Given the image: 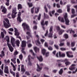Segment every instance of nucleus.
<instances>
[{"mask_svg": "<svg viewBox=\"0 0 77 77\" xmlns=\"http://www.w3.org/2000/svg\"><path fill=\"white\" fill-rule=\"evenodd\" d=\"M12 13L11 14V17L13 19H14L16 17V15L17 14V8H12Z\"/></svg>", "mask_w": 77, "mask_h": 77, "instance_id": "nucleus-1", "label": "nucleus"}, {"mask_svg": "<svg viewBox=\"0 0 77 77\" xmlns=\"http://www.w3.org/2000/svg\"><path fill=\"white\" fill-rule=\"evenodd\" d=\"M22 26L25 32H26V29L27 30H29L30 27L27 24H26V22L23 23L22 24Z\"/></svg>", "mask_w": 77, "mask_h": 77, "instance_id": "nucleus-2", "label": "nucleus"}, {"mask_svg": "<svg viewBox=\"0 0 77 77\" xmlns=\"http://www.w3.org/2000/svg\"><path fill=\"white\" fill-rule=\"evenodd\" d=\"M53 26H51L49 30V33L48 36V38H53Z\"/></svg>", "mask_w": 77, "mask_h": 77, "instance_id": "nucleus-3", "label": "nucleus"}, {"mask_svg": "<svg viewBox=\"0 0 77 77\" xmlns=\"http://www.w3.org/2000/svg\"><path fill=\"white\" fill-rule=\"evenodd\" d=\"M14 29L15 33L14 34L15 35L17 36L16 38H19V39L20 40V41H22L21 38V37L19 36V35H20V33L18 32V29L15 28H14Z\"/></svg>", "mask_w": 77, "mask_h": 77, "instance_id": "nucleus-4", "label": "nucleus"}, {"mask_svg": "<svg viewBox=\"0 0 77 77\" xmlns=\"http://www.w3.org/2000/svg\"><path fill=\"white\" fill-rule=\"evenodd\" d=\"M64 17L66 22V24L67 25H69V23L70 21L69 20L68 18V14L67 13H66Z\"/></svg>", "mask_w": 77, "mask_h": 77, "instance_id": "nucleus-5", "label": "nucleus"}, {"mask_svg": "<svg viewBox=\"0 0 77 77\" xmlns=\"http://www.w3.org/2000/svg\"><path fill=\"white\" fill-rule=\"evenodd\" d=\"M21 12H19L18 14H17V21H18L20 23H21V21H23V20H21Z\"/></svg>", "mask_w": 77, "mask_h": 77, "instance_id": "nucleus-6", "label": "nucleus"}, {"mask_svg": "<svg viewBox=\"0 0 77 77\" xmlns=\"http://www.w3.org/2000/svg\"><path fill=\"white\" fill-rule=\"evenodd\" d=\"M30 57H31V56L29 55L28 57V66H32V63L31 62V60L30 58Z\"/></svg>", "mask_w": 77, "mask_h": 77, "instance_id": "nucleus-7", "label": "nucleus"}, {"mask_svg": "<svg viewBox=\"0 0 77 77\" xmlns=\"http://www.w3.org/2000/svg\"><path fill=\"white\" fill-rule=\"evenodd\" d=\"M26 35H28V36H26V38L27 39H30V37L31 38H33V36L32 35L31 33L29 32H27L26 33Z\"/></svg>", "mask_w": 77, "mask_h": 77, "instance_id": "nucleus-8", "label": "nucleus"}, {"mask_svg": "<svg viewBox=\"0 0 77 77\" xmlns=\"http://www.w3.org/2000/svg\"><path fill=\"white\" fill-rule=\"evenodd\" d=\"M3 24L4 27L6 29H8L9 27H11V24L8 25V23H7L5 21H3Z\"/></svg>", "mask_w": 77, "mask_h": 77, "instance_id": "nucleus-9", "label": "nucleus"}, {"mask_svg": "<svg viewBox=\"0 0 77 77\" xmlns=\"http://www.w3.org/2000/svg\"><path fill=\"white\" fill-rule=\"evenodd\" d=\"M4 72L6 74H9V69H8V66H5L4 67Z\"/></svg>", "mask_w": 77, "mask_h": 77, "instance_id": "nucleus-10", "label": "nucleus"}, {"mask_svg": "<svg viewBox=\"0 0 77 77\" xmlns=\"http://www.w3.org/2000/svg\"><path fill=\"white\" fill-rule=\"evenodd\" d=\"M69 54H72V52L71 51H68L66 52V54L67 57H73L74 55H70Z\"/></svg>", "mask_w": 77, "mask_h": 77, "instance_id": "nucleus-11", "label": "nucleus"}, {"mask_svg": "<svg viewBox=\"0 0 77 77\" xmlns=\"http://www.w3.org/2000/svg\"><path fill=\"white\" fill-rule=\"evenodd\" d=\"M7 44L8 47L10 51H11V52H12V51H14V48L12 47V46H11V45L9 43H7Z\"/></svg>", "mask_w": 77, "mask_h": 77, "instance_id": "nucleus-12", "label": "nucleus"}, {"mask_svg": "<svg viewBox=\"0 0 77 77\" xmlns=\"http://www.w3.org/2000/svg\"><path fill=\"white\" fill-rule=\"evenodd\" d=\"M22 47H26V42L25 41H22V44H21Z\"/></svg>", "mask_w": 77, "mask_h": 77, "instance_id": "nucleus-13", "label": "nucleus"}, {"mask_svg": "<svg viewBox=\"0 0 77 77\" xmlns=\"http://www.w3.org/2000/svg\"><path fill=\"white\" fill-rule=\"evenodd\" d=\"M21 71L23 72L22 73V74H24V72L26 71V69H24V66L23 65H22L21 66Z\"/></svg>", "mask_w": 77, "mask_h": 77, "instance_id": "nucleus-14", "label": "nucleus"}, {"mask_svg": "<svg viewBox=\"0 0 77 77\" xmlns=\"http://www.w3.org/2000/svg\"><path fill=\"white\" fill-rule=\"evenodd\" d=\"M41 24L42 25V28L44 30H45V29L44 27V20H42L41 22Z\"/></svg>", "mask_w": 77, "mask_h": 77, "instance_id": "nucleus-15", "label": "nucleus"}, {"mask_svg": "<svg viewBox=\"0 0 77 77\" xmlns=\"http://www.w3.org/2000/svg\"><path fill=\"white\" fill-rule=\"evenodd\" d=\"M75 66H76L75 64H72L71 66L70 67H69V69L71 70V71L73 70V69H75Z\"/></svg>", "mask_w": 77, "mask_h": 77, "instance_id": "nucleus-16", "label": "nucleus"}, {"mask_svg": "<svg viewBox=\"0 0 77 77\" xmlns=\"http://www.w3.org/2000/svg\"><path fill=\"white\" fill-rule=\"evenodd\" d=\"M2 12L4 13V14L7 13V8H6L5 7L3 6V8L2 10Z\"/></svg>", "mask_w": 77, "mask_h": 77, "instance_id": "nucleus-17", "label": "nucleus"}, {"mask_svg": "<svg viewBox=\"0 0 77 77\" xmlns=\"http://www.w3.org/2000/svg\"><path fill=\"white\" fill-rule=\"evenodd\" d=\"M37 58L40 62H42V61H43V58H42V56L37 57Z\"/></svg>", "mask_w": 77, "mask_h": 77, "instance_id": "nucleus-18", "label": "nucleus"}, {"mask_svg": "<svg viewBox=\"0 0 77 77\" xmlns=\"http://www.w3.org/2000/svg\"><path fill=\"white\" fill-rule=\"evenodd\" d=\"M58 19L60 21H61L62 23H64V19H63V18H61L60 17H58Z\"/></svg>", "mask_w": 77, "mask_h": 77, "instance_id": "nucleus-19", "label": "nucleus"}, {"mask_svg": "<svg viewBox=\"0 0 77 77\" xmlns=\"http://www.w3.org/2000/svg\"><path fill=\"white\" fill-rule=\"evenodd\" d=\"M40 9V7H37L35 8V14H38L39 12V10Z\"/></svg>", "mask_w": 77, "mask_h": 77, "instance_id": "nucleus-20", "label": "nucleus"}, {"mask_svg": "<svg viewBox=\"0 0 77 77\" xmlns=\"http://www.w3.org/2000/svg\"><path fill=\"white\" fill-rule=\"evenodd\" d=\"M59 56L60 57H65V54H61V52L59 51Z\"/></svg>", "mask_w": 77, "mask_h": 77, "instance_id": "nucleus-21", "label": "nucleus"}, {"mask_svg": "<svg viewBox=\"0 0 77 77\" xmlns=\"http://www.w3.org/2000/svg\"><path fill=\"white\" fill-rule=\"evenodd\" d=\"M37 65L38 66V68L36 69L37 71H40L42 69V67H40V66H39L38 65V64H37Z\"/></svg>", "mask_w": 77, "mask_h": 77, "instance_id": "nucleus-22", "label": "nucleus"}, {"mask_svg": "<svg viewBox=\"0 0 77 77\" xmlns=\"http://www.w3.org/2000/svg\"><path fill=\"white\" fill-rule=\"evenodd\" d=\"M44 17L45 18H46V19H49V16L47 15V14H45V13H44Z\"/></svg>", "mask_w": 77, "mask_h": 77, "instance_id": "nucleus-23", "label": "nucleus"}, {"mask_svg": "<svg viewBox=\"0 0 77 77\" xmlns=\"http://www.w3.org/2000/svg\"><path fill=\"white\" fill-rule=\"evenodd\" d=\"M34 49L35 53H37V52H39V48H38L37 47H35L34 48Z\"/></svg>", "mask_w": 77, "mask_h": 77, "instance_id": "nucleus-24", "label": "nucleus"}, {"mask_svg": "<svg viewBox=\"0 0 77 77\" xmlns=\"http://www.w3.org/2000/svg\"><path fill=\"white\" fill-rule=\"evenodd\" d=\"M23 8V7H22V5L20 4H19L17 5V9L19 10V9H21Z\"/></svg>", "mask_w": 77, "mask_h": 77, "instance_id": "nucleus-25", "label": "nucleus"}, {"mask_svg": "<svg viewBox=\"0 0 77 77\" xmlns=\"http://www.w3.org/2000/svg\"><path fill=\"white\" fill-rule=\"evenodd\" d=\"M45 53H46V50L45 49H43L42 50V53L43 55L45 54Z\"/></svg>", "mask_w": 77, "mask_h": 77, "instance_id": "nucleus-26", "label": "nucleus"}, {"mask_svg": "<svg viewBox=\"0 0 77 77\" xmlns=\"http://www.w3.org/2000/svg\"><path fill=\"white\" fill-rule=\"evenodd\" d=\"M16 58L14 57L13 59H11V60L12 62H13L14 63H16Z\"/></svg>", "mask_w": 77, "mask_h": 77, "instance_id": "nucleus-27", "label": "nucleus"}, {"mask_svg": "<svg viewBox=\"0 0 77 77\" xmlns=\"http://www.w3.org/2000/svg\"><path fill=\"white\" fill-rule=\"evenodd\" d=\"M6 2L5 3V5L8 6H9V2L10 0H6Z\"/></svg>", "mask_w": 77, "mask_h": 77, "instance_id": "nucleus-28", "label": "nucleus"}, {"mask_svg": "<svg viewBox=\"0 0 77 77\" xmlns=\"http://www.w3.org/2000/svg\"><path fill=\"white\" fill-rule=\"evenodd\" d=\"M35 42H36V44L37 45H38V44L39 45H40V44H41V43L39 42V39H38L37 40H36L35 41Z\"/></svg>", "mask_w": 77, "mask_h": 77, "instance_id": "nucleus-29", "label": "nucleus"}, {"mask_svg": "<svg viewBox=\"0 0 77 77\" xmlns=\"http://www.w3.org/2000/svg\"><path fill=\"white\" fill-rule=\"evenodd\" d=\"M65 32V31L63 29H61L60 30V31L59 32V35H62L63 32Z\"/></svg>", "mask_w": 77, "mask_h": 77, "instance_id": "nucleus-30", "label": "nucleus"}, {"mask_svg": "<svg viewBox=\"0 0 77 77\" xmlns=\"http://www.w3.org/2000/svg\"><path fill=\"white\" fill-rule=\"evenodd\" d=\"M6 60H4L5 62V63L6 64H8V63H10V60H8L7 61Z\"/></svg>", "mask_w": 77, "mask_h": 77, "instance_id": "nucleus-31", "label": "nucleus"}, {"mask_svg": "<svg viewBox=\"0 0 77 77\" xmlns=\"http://www.w3.org/2000/svg\"><path fill=\"white\" fill-rule=\"evenodd\" d=\"M1 35L2 38L3 39L5 37V34H4V32H2L1 33Z\"/></svg>", "mask_w": 77, "mask_h": 77, "instance_id": "nucleus-32", "label": "nucleus"}, {"mask_svg": "<svg viewBox=\"0 0 77 77\" xmlns=\"http://www.w3.org/2000/svg\"><path fill=\"white\" fill-rule=\"evenodd\" d=\"M27 5H28L29 8H30L31 7H32V6H33V4H32V3L28 2L27 3Z\"/></svg>", "mask_w": 77, "mask_h": 77, "instance_id": "nucleus-33", "label": "nucleus"}, {"mask_svg": "<svg viewBox=\"0 0 77 77\" xmlns=\"http://www.w3.org/2000/svg\"><path fill=\"white\" fill-rule=\"evenodd\" d=\"M3 74H4V73L3 72V70L0 69V75H2V76H3Z\"/></svg>", "mask_w": 77, "mask_h": 77, "instance_id": "nucleus-34", "label": "nucleus"}, {"mask_svg": "<svg viewBox=\"0 0 77 77\" xmlns=\"http://www.w3.org/2000/svg\"><path fill=\"white\" fill-rule=\"evenodd\" d=\"M20 41L19 40H18L16 41V44L17 46H18V47H19L20 45Z\"/></svg>", "mask_w": 77, "mask_h": 77, "instance_id": "nucleus-35", "label": "nucleus"}, {"mask_svg": "<svg viewBox=\"0 0 77 77\" xmlns=\"http://www.w3.org/2000/svg\"><path fill=\"white\" fill-rule=\"evenodd\" d=\"M15 39L14 38L12 37L11 38V43H14V42H15Z\"/></svg>", "mask_w": 77, "mask_h": 77, "instance_id": "nucleus-36", "label": "nucleus"}, {"mask_svg": "<svg viewBox=\"0 0 77 77\" xmlns=\"http://www.w3.org/2000/svg\"><path fill=\"white\" fill-rule=\"evenodd\" d=\"M67 11L68 12H69V11H70V6H69V5H67Z\"/></svg>", "mask_w": 77, "mask_h": 77, "instance_id": "nucleus-37", "label": "nucleus"}, {"mask_svg": "<svg viewBox=\"0 0 77 77\" xmlns=\"http://www.w3.org/2000/svg\"><path fill=\"white\" fill-rule=\"evenodd\" d=\"M60 62H66V61H68V60L67 59H65L64 60H60Z\"/></svg>", "mask_w": 77, "mask_h": 77, "instance_id": "nucleus-38", "label": "nucleus"}, {"mask_svg": "<svg viewBox=\"0 0 77 77\" xmlns=\"http://www.w3.org/2000/svg\"><path fill=\"white\" fill-rule=\"evenodd\" d=\"M63 69H61L59 72V74H60V75H61V74H62V73H63Z\"/></svg>", "mask_w": 77, "mask_h": 77, "instance_id": "nucleus-39", "label": "nucleus"}, {"mask_svg": "<svg viewBox=\"0 0 77 77\" xmlns=\"http://www.w3.org/2000/svg\"><path fill=\"white\" fill-rule=\"evenodd\" d=\"M23 55L22 54H20L19 56V58L20 60H23Z\"/></svg>", "mask_w": 77, "mask_h": 77, "instance_id": "nucleus-40", "label": "nucleus"}, {"mask_svg": "<svg viewBox=\"0 0 77 77\" xmlns=\"http://www.w3.org/2000/svg\"><path fill=\"white\" fill-rule=\"evenodd\" d=\"M5 21H6V23H7V24L8 25L11 24H10V23H9V20H8V19L6 18L5 19Z\"/></svg>", "mask_w": 77, "mask_h": 77, "instance_id": "nucleus-41", "label": "nucleus"}, {"mask_svg": "<svg viewBox=\"0 0 77 77\" xmlns=\"http://www.w3.org/2000/svg\"><path fill=\"white\" fill-rule=\"evenodd\" d=\"M65 64H66V66H68V65H70V63L69 62L66 61V62H65Z\"/></svg>", "mask_w": 77, "mask_h": 77, "instance_id": "nucleus-42", "label": "nucleus"}, {"mask_svg": "<svg viewBox=\"0 0 77 77\" xmlns=\"http://www.w3.org/2000/svg\"><path fill=\"white\" fill-rule=\"evenodd\" d=\"M64 37L66 39H68V35L66 34H65L64 35Z\"/></svg>", "mask_w": 77, "mask_h": 77, "instance_id": "nucleus-43", "label": "nucleus"}, {"mask_svg": "<svg viewBox=\"0 0 77 77\" xmlns=\"http://www.w3.org/2000/svg\"><path fill=\"white\" fill-rule=\"evenodd\" d=\"M44 9L45 10V11L46 13H48V9H47V8L46 7V5H45L44 7Z\"/></svg>", "mask_w": 77, "mask_h": 77, "instance_id": "nucleus-44", "label": "nucleus"}, {"mask_svg": "<svg viewBox=\"0 0 77 77\" xmlns=\"http://www.w3.org/2000/svg\"><path fill=\"white\" fill-rule=\"evenodd\" d=\"M30 52L32 53V55L34 56H35V54L33 52V50H31L29 51Z\"/></svg>", "mask_w": 77, "mask_h": 77, "instance_id": "nucleus-45", "label": "nucleus"}, {"mask_svg": "<svg viewBox=\"0 0 77 77\" xmlns=\"http://www.w3.org/2000/svg\"><path fill=\"white\" fill-rule=\"evenodd\" d=\"M6 38H7V42L9 43L10 42V41H9V36L8 35H7L6 36Z\"/></svg>", "mask_w": 77, "mask_h": 77, "instance_id": "nucleus-46", "label": "nucleus"}, {"mask_svg": "<svg viewBox=\"0 0 77 77\" xmlns=\"http://www.w3.org/2000/svg\"><path fill=\"white\" fill-rule=\"evenodd\" d=\"M25 74L27 75H30V74L29 73V72L26 71L25 72Z\"/></svg>", "mask_w": 77, "mask_h": 77, "instance_id": "nucleus-47", "label": "nucleus"}, {"mask_svg": "<svg viewBox=\"0 0 77 77\" xmlns=\"http://www.w3.org/2000/svg\"><path fill=\"white\" fill-rule=\"evenodd\" d=\"M1 30L3 31L5 34L6 35V30H5L4 29L2 28L1 29Z\"/></svg>", "mask_w": 77, "mask_h": 77, "instance_id": "nucleus-48", "label": "nucleus"}, {"mask_svg": "<svg viewBox=\"0 0 77 77\" xmlns=\"http://www.w3.org/2000/svg\"><path fill=\"white\" fill-rule=\"evenodd\" d=\"M34 8H35L34 7L33 8H32L31 9V12L32 14H33L34 13Z\"/></svg>", "mask_w": 77, "mask_h": 77, "instance_id": "nucleus-49", "label": "nucleus"}, {"mask_svg": "<svg viewBox=\"0 0 77 77\" xmlns=\"http://www.w3.org/2000/svg\"><path fill=\"white\" fill-rule=\"evenodd\" d=\"M41 14H40L38 15V20H41Z\"/></svg>", "mask_w": 77, "mask_h": 77, "instance_id": "nucleus-50", "label": "nucleus"}, {"mask_svg": "<svg viewBox=\"0 0 77 77\" xmlns=\"http://www.w3.org/2000/svg\"><path fill=\"white\" fill-rule=\"evenodd\" d=\"M56 28L57 30H58V31L60 30V27L59 26H56Z\"/></svg>", "mask_w": 77, "mask_h": 77, "instance_id": "nucleus-51", "label": "nucleus"}, {"mask_svg": "<svg viewBox=\"0 0 77 77\" xmlns=\"http://www.w3.org/2000/svg\"><path fill=\"white\" fill-rule=\"evenodd\" d=\"M57 12L58 13H62V11L61 9H59L57 11Z\"/></svg>", "mask_w": 77, "mask_h": 77, "instance_id": "nucleus-52", "label": "nucleus"}, {"mask_svg": "<svg viewBox=\"0 0 77 77\" xmlns=\"http://www.w3.org/2000/svg\"><path fill=\"white\" fill-rule=\"evenodd\" d=\"M48 48L49 50H50L51 51L53 50V48L51 46H49V47Z\"/></svg>", "mask_w": 77, "mask_h": 77, "instance_id": "nucleus-53", "label": "nucleus"}, {"mask_svg": "<svg viewBox=\"0 0 77 77\" xmlns=\"http://www.w3.org/2000/svg\"><path fill=\"white\" fill-rule=\"evenodd\" d=\"M18 53V52L17 51H14V56H16V55H17Z\"/></svg>", "mask_w": 77, "mask_h": 77, "instance_id": "nucleus-54", "label": "nucleus"}, {"mask_svg": "<svg viewBox=\"0 0 77 77\" xmlns=\"http://www.w3.org/2000/svg\"><path fill=\"white\" fill-rule=\"evenodd\" d=\"M48 30H46V33L45 34V36L46 37L47 35H48Z\"/></svg>", "mask_w": 77, "mask_h": 77, "instance_id": "nucleus-55", "label": "nucleus"}, {"mask_svg": "<svg viewBox=\"0 0 77 77\" xmlns=\"http://www.w3.org/2000/svg\"><path fill=\"white\" fill-rule=\"evenodd\" d=\"M72 14H75V10L72 8Z\"/></svg>", "mask_w": 77, "mask_h": 77, "instance_id": "nucleus-56", "label": "nucleus"}, {"mask_svg": "<svg viewBox=\"0 0 77 77\" xmlns=\"http://www.w3.org/2000/svg\"><path fill=\"white\" fill-rule=\"evenodd\" d=\"M71 46L72 47H74V46H75V43L74 42H72L71 43Z\"/></svg>", "mask_w": 77, "mask_h": 77, "instance_id": "nucleus-57", "label": "nucleus"}, {"mask_svg": "<svg viewBox=\"0 0 77 77\" xmlns=\"http://www.w3.org/2000/svg\"><path fill=\"white\" fill-rule=\"evenodd\" d=\"M48 21H45L44 23V26L45 25L46 26H48Z\"/></svg>", "mask_w": 77, "mask_h": 77, "instance_id": "nucleus-58", "label": "nucleus"}, {"mask_svg": "<svg viewBox=\"0 0 77 77\" xmlns=\"http://www.w3.org/2000/svg\"><path fill=\"white\" fill-rule=\"evenodd\" d=\"M27 45L29 48H30L32 47V45L30 43V44H28Z\"/></svg>", "mask_w": 77, "mask_h": 77, "instance_id": "nucleus-59", "label": "nucleus"}, {"mask_svg": "<svg viewBox=\"0 0 77 77\" xmlns=\"http://www.w3.org/2000/svg\"><path fill=\"white\" fill-rule=\"evenodd\" d=\"M54 47L56 48V49H57V50H58L59 49V46L58 45H54Z\"/></svg>", "mask_w": 77, "mask_h": 77, "instance_id": "nucleus-60", "label": "nucleus"}, {"mask_svg": "<svg viewBox=\"0 0 77 77\" xmlns=\"http://www.w3.org/2000/svg\"><path fill=\"white\" fill-rule=\"evenodd\" d=\"M47 7L49 9H51V5H49V4H47Z\"/></svg>", "mask_w": 77, "mask_h": 77, "instance_id": "nucleus-61", "label": "nucleus"}, {"mask_svg": "<svg viewBox=\"0 0 77 77\" xmlns=\"http://www.w3.org/2000/svg\"><path fill=\"white\" fill-rule=\"evenodd\" d=\"M60 50H61V51H65V50H66V48H60Z\"/></svg>", "mask_w": 77, "mask_h": 77, "instance_id": "nucleus-62", "label": "nucleus"}, {"mask_svg": "<svg viewBox=\"0 0 77 77\" xmlns=\"http://www.w3.org/2000/svg\"><path fill=\"white\" fill-rule=\"evenodd\" d=\"M63 45H64V43H60V44L59 45V46H60V47L63 46Z\"/></svg>", "mask_w": 77, "mask_h": 77, "instance_id": "nucleus-63", "label": "nucleus"}, {"mask_svg": "<svg viewBox=\"0 0 77 77\" xmlns=\"http://www.w3.org/2000/svg\"><path fill=\"white\" fill-rule=\"evenodd\" d=\"M45 47H48V44L46 42H45Z\"/></svg>", "mask_w": 77, "mask_h": 77, "instance_id": "nucleus-64", "label": "nucleus"}]
</instances>
